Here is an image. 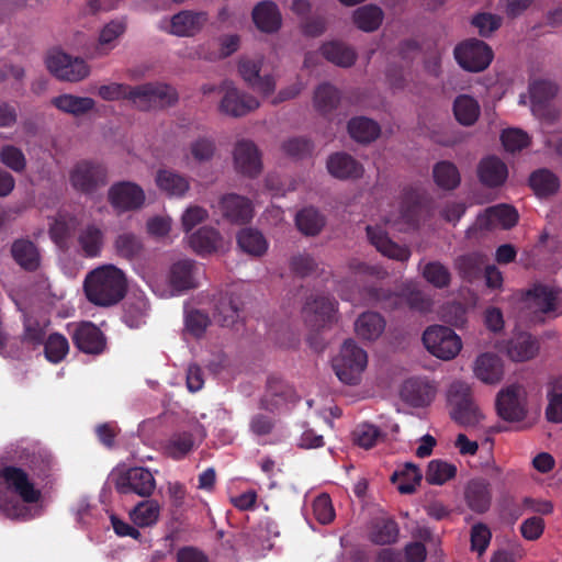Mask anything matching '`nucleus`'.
Here are the masks:
<instances>
[{"mask_svg":"<svg viewBox=\"0 0 562 562\" xmlns=\"http://www.w3.org/2000/svg\"><path fill=\"white\" fill-rule=\"evenodd\" d=\"M403 306L420 314L429 313L432 310L434 301L429 294L416 286H405L401 291Z\"/></svg>","mask_w":562,"mask_h":562,"instance_id":"51","label":"nucleus"},{"mask_svg":"<svg viewBox=\"0 0 562 562\" xmlns=\"http://www.w3.org/2000/svg\"><path fill=\"white\" fill-rule=\"evenodd\" d=\"M476 175L482 186L488 189H496L506 182L508 168L501 158L490 155L479 161Z\"/></svg>","mask_w":562,"mask_h":562,"instance_id":"21","label":"nucleus"},{"mask_svg":"<svg viewBox=\"0 0 562 562\" xmlns=\"http://www.w3.org/2000/svg\"><path fill=\"white\" fill-rule=\"evenodd\" d=\"M432 176L436 184L447 191L457 189L461 182V176L457 166L446 160L435 165Z\"/></svg>","mask_w":562,"mask_h":562,"instance_id":"50","label":"nucleus"},{"mask_svg":"<svg viewBox=\"0 0 562 562\" xmlns=\"http://www.w3.org/2000/svg\"><path fill=\"white\" fill-rule=\"evenodd\" d=\"M338 303L329 296L318 295L306 301L305 322L315 329H322L336 321Z\"/></svg>","mask_w":562,"mask_h":562,"instance_id":"14","label":"nucleus"},{"mask_svg":"<svg viewBox=\"0 0 562 562\" xmlns=\"http://www.w3.org/2000/svg\"><path fill=\"white\" fill-rule=\"evenodd\" d=\"M82 289L91 304L112 307L125 299L128 292V280L122 269L106 263L87 273Z\"/></svg>","mask_w":562,"mask_h":562,"instance_id":"2","label":"nucleus"},{"mask_svg":"<svg viewBox=\"0 0 562 562\" xmlns=\"http://www.w3.org/2000/svg\"><path fill=\"white\" fill-rule=\"evenodd\" d=\"M218 206L223 218L232 224L244 225L254 216L251 201L236 193L223 195Z\"/></svg>","mask_w":562,"mask_h":562,"instance_id":"19","label":"nucleus"},{"mask_svg":"<svg viewBox=\"0 0 562 562\" xmlns=\"http://www.w3.org/2000/svg\"><path fill=\"white\" fill-rule=\"evenodd\" d=\"M384 13L382 9L375 4H366L359 7L353 12V23L363 32H373L380 27Z\"/></svg>","mask_w":562,"mask_h":562,"instance_id":"48","label":"nucleus"},{"mask_svg":"<svg viewBox=\"0 0 562 562\" xmlns=\"http://www.w3.org/2000/svg\"><path fill=\"white\" fill-rule=\"evenodd\" d=\"M480 113V104L471 95L460 94L456 98L453 102V114L460 124L464 126L473 125L477 121Z\"/></svg>","mask_w":562,"mask_h":562,"instance_id":"46","label":"nucleus"},{"mask_svg":"<svg viewBox=\"0 0 562 562\" xmlns=\"http://www.w3.org/2000/svg\"><path fill=\"white\" fill-rule=\"evenodd\" d=\"M491 539L492 532L487 525L477 522L472 526L470 533L472 551H475L479 555H482L486 551Z\"/></svg>","mask_w":562,"mask_h":562,"instance_id":"62","label":"nucleus"},{"mask_svg":"<svg viewBox=\"0 0 562 562\" xmlns=\"http://www.w3.org/2000/svg\"><path fill=\"white\" fill-rule=\"evenodd\" d=\"M256 26L265 33L277 32L281 26V14L272 1H261L252 10Z\"/></svg>","mask_w":562,"mask_h":562,"instance_id":"31","label":"nucleus"},{"mask_svg":"<svg viewBox=\"0 0 562 562\" xmlns=\"http://www.w3.org/2000/svg\"><path fill=\"white\" fill-rule=\"evenodd\" d=\"M436 394V384L426 378H409L404 381L400 390L401 400L415 408L429 406Z\"/></svg>","mask_w":562,"mask_h":562,"instance_id":"13","label":"nucleus"},{"mask_svg":"<svg viewBox=\"0 0 562 562\" xmlns=\"http://www.w3.org/2000/svg\"><path fill=\"white\" fill-rule=\"evenodd\" d=\"M117 493L126 495L135 493L142 497H149L156 487L154 475L148 469L136 467L120 472L114 480Z\"/></svg>","mask_w":562,"mask_h":562,"instance_id":"11","label":"nucleus"},{"mask_svg":"<svg viewBox=\"0 0 562 562\" xmlns=\"http://www.w3.org/2000/svg\"><path fill=\"white\" fill-rule=\"evenodd\" d=\"M206 20L205 12L181 11L171 18L170 33L177 36H193L203 27Z\"/></svg>","mask_w":562,"mask_h":562,"instance_id":"30","label":"nucleus"},{"mask_svg":"<svg viewBox=\"0 0 562 562\" xmlns=\"http://www.w3.org/2000/svg\"><path fill=\"white\" fill-rule=\"evenodd\" d=\"M347 131L352 140H378L381 126L376 121L360 115L348 121Z\"/></svg>","mask_w":562,"mask_h":562,"instance_id":"40","label":"nucleus"},{"mask_svg":"<svg viewBox=\"0 0 562 562\" xmlns=\"http://www.w3.org/2000/svg\"><path fill=\"white\" fill-rule=\"evenodd\" d=\"M520 386L510 385L498 392L496 396L497 415L506 422H521L527 417V408L519 397Z\"/></svg>","mask_w":562,"mask_h":562,"instance_id":"16","label":"nucleus"},{"mask_svg":"<svg viewBox=\"0 0 562 562\" xmlns=\"http://www.w3.org/2000/svg\"><path fill=\"white\" fill-rule=\"evenodd\" d=\"M77 241L85 257H98L104 244V234L95 224H89L79 232Z\"/></svg>","mask_w":562,"mask_h":562,"instance_id":"41","label":"nucleus"},{"mask_svg":"<svg viewBox=\"0 0 562 562\" xmlns=\"http://www.w3.org/2000/svg\"><path fill=\"white\" fill-rule=\"evenodd\" d=\"M423 278L436 289L450 286L452 274L447 266L440 261L427 262L422 271Z\"/></svg>","mask_w":562,"mask_h":562,"instance_id":"55","label":"nucleus"},{"mask_svg":"<svg viewBox=\"0 0 562 562\" xmlns=\"http://www.w3.org/2000/svg\"><path fill=\"white\" fill-rule=\"evenodd\" d=\"M441 319L450 326L463 328L468 323V308L461 302H448L441 307Z\"/></svg>","mask_w":562,"mask_h":562,"instance_id":"58","label":"nucleus"},{"mask_svg":"<svg viewBox=\"0 0 562 562\" xmlns=\"http://www.w3.org/2000/svg\"><path fill=\"white\" fill-rule=\"evenodd\" d=\"M425 348L441 360L456 358L461 348V338L448 326L431 325L423 334Z\"/></svg>","mask_w":562,"mask_h":562,"instance_id":"7","label":"nucleus"},{"mask_svg":"<svg viewBox=\"0 0 562 562\" xmlns=\"http://www.w3.org/2000/svg\"><path fill=\"white\" fill-rule=\"evenodd\" d=\"M98 94L105 101L126 100L139 111L162 110L175 105L179 99L177 90L162 82L138 86L112 82L100 86Z\"/></svg>","mask_w":562,"mask_h":562,"instance_id":"1","label":"nucleus"},{"mask_svg":"<svg viewBox=\"0 0 562 562\" xmlns=\"http://www.w3.org/2000/svg\"><path fill=\"white\" fill-rule=\"evenodd\" d=\"M474 374L486 384L501 382L504 375L502 360L493 353L480 355L474 363Z\"/></svg>","mask_w":562,"mask_h":562,"instance_id":"32","label":"nucleus"},{"mask_svg":"<svg viewBox=\"0 0 562 562\" xmlns=\"http://www.w3.org/2000/svg\"><path fill=\"white\" fill-rule=\"evenodd\" d=\"M190 248L200 256L225 252L228 243L222 234L212 226H202L188 237Z\"/></svg>","mask_w":562,"mask_h":562,"instance_id":"17","label":"nucleus"},{"mask_svg":"<svg viewBox=\"0 0 562 562\" xmlns=\"http://www.w3.org/2000/svg\"><path fill=\"white\" fill-rule=\"evenodd\" d=\"M221 90L223 91V97L218 110L225 115L232 117L246 116L260 105L257 98L239 90L232 82L224 81L221 86Z\"/></svg>","mask_w":562,"mask_h":562,"instance_id":"10","label":"nucleus"},{"mask_svg":"<svg viewBox=\"0 0 562 562\" xmlns=\"http://www.w3.org/2000/svg\"><path fill=\"white\" fill-rule=\"evenodd\" d=\"M239 302L233 295L222 297L215 307L214 319L223 327H232L239 318Z\"/></svg>","mask_w":562,"mask_h":562,"instance_id":"53","label":"nucleus"},{"mask_svg":"<svg viewBox=\"0 0 562 562\" xmlns=\"http://www.w3.org/2000/svg\"><path fill=\"white\" fill-rule=\"evenodd\" d=\"M114 248L120 257L131 260L140 255L144 246L135 234L123 233L116 237Z\"/></svg>","mask_w":562,"mask_h":562,"instance_id":"57","label":"nucleus"},{"mask_svg":"<svg viewBox=\"0 0 562 562\" xmlns=\"http://www.w3.org/2000/svg\"><path fill=\"white\" fill-rule=\"evenodd\" d=\"M390 480L393 484L401 480L397 485V491L401 494H413L416 487L420 485L423 474L416 464L406 462L401 471H395L391 475Z\"/></svg>","mask_w":562,"mask_h":562,"instance_id":"47","label":"nucleus"},{"mask_svg":"<svg viewBox=\"0 0 562 562\" xmlns=\"http://www.w3.org/2000/svg\"><path fill=\"white\" fill-rule=\"evenodd\" d=\"M487 261L488 257L486 254L482 251H470L457 256L453 260V268L463 281L471 283L481 278Z\"/></svg>","mask_w":562,"mask_h":562,"instance_id":"26","label":"nucleus"},{"mask_svg":"<svg viewBox=\"0 0 562 562\" xmlns=\"http://www.w3.org/2000/svg\"><path fill=\"white\" fill-rule=\"evenodd\" d=\"M68 340L58 333L50 334L44 344L45 356L54 363L61 361L68 353Z\"/></svg>","mask_w":562,"mask_h":562,"instance_id":"59","label":"nucleus"},{"mask_svg":"<svg viewBox=\"0 0 562 562\" xmlns=\"http://www.w3.org/2000/svg\"><path fill=\"white\" fill-rule=\"evenodd\" d=\"M558 92L557 86L548 80H537L529 87L531 110L535 114H543V111Z\"/></svg>","mask_w":562,"mask_h":562,"instance_id":"45","label":"nucleus"},{"mask_svg":"<svg viewBox=\"0 0 562 562\" xmlns=\"http://www.w3.org/2000/svg\"><path fill=\"white\" fill-rule=\"evenodd\" d=\"M528 183L535 194L541 199L557 194L560 189L559 177L547 168H541L531 172Z\"/></svg>","mask_w":562,"mask_h":562,"instance_id":"34","label":"nucleus"},{"mask_svg":"<svg viewBox=\"0 0 562 562\" xmlns=\"http://www.w3.org/2000/svg\"><path fill=\"white\" fill-rule=\"evenodd\" d=\"M501 350L513 361L524 362L532 359L538 353L539 346L531 335L519 333L507 340Z\"/></svg>","mask_w":562,"mask_h":562,"instance_id":"27","label":"nucleus"},{"mask_svg":"<svg viewBox=\"0 0 562 562\" xmlns=\"http://www.w3.org/2000/svg\"><path fill=\"white\" fill-rule=\"evenodd\" d=\"M485 220V227L499 224L504 229H510L517 225L519 214L517 210L509 204H498L490 206L485 210V214L480 216L479 220Z\"/></svg>","mask_w":562,"mask_h":562,"instance_id":"38","label":"nucleus"},{"mask_svg":"<svg viewBox=\"0 0 562 562\" xmlns=\"http://www.w3.org/2000/svg\"><path fill=\"white\" fill-rule=\"evenodd\" d=\"M322 55L330 63L340 67H350L356 63L355 49L341 42H328L321 47Z\"/></svg>","mask_w":562,"mask_h":562,"instance_id":"44","label":"nucleus"},{"mask_svg":"<svg viewBox=\"0 0 562 562\" xmlns=\"http://www.w3.org/2000/svg\"><path fill=\"white\" fill-rule=\"evenodd\" d=\"M210 324L209 315L199 310H192L186 315V330L194 338H201Z\"/></svg>","mask_w":562,"mask_h":562,"instance_id":"61","label":"nucleus"},{"mask_svg":"<svg viewBox=\"0 0 562 562\" xmlns=\"http://www.w3.org/2000/svg\"><path fill=\"white\" fill-rule=\"evenodd\" d=\"M367 363V352L352 339H347L342 344L338 356L333 359V369L341 382L355 385L359 383Z\"/></svg>","mask_w":562,"mask_h":562,"instance_id":"4","label":"nucleus"},{"mask_svg":"<svg viewBox=\"0 0 562 562\" xmlns=\"http://www.w3.org/2000/svg\"><path fill=\"white\" fill-rule=\"evenodd\" d=\"M0 161L14 172H23L26 168L24 154L13 145H5L1 148Z\"/></svg>","mask_w":562,"mask_h":562,"instance_id":"60","label":"nucleus"},{"mask_svg":"<svg viewBox=\"0 0 562 562\" xmlns=\"http://www.w3.org/2000/svg\"><path fill=\"white\" fill-rule=\"evenodd\" d=\"M385 328V319L378 312H363L355 323L358 337L363 340L378 339Z\"/></svg>","mask_w":562,"mask_h":562,"instance_id":"37","label":"nucleus"},{"mask_svg":"<svg viewBox=\"0 0 562 562\" xmlns=\"http://www.w3.org/2000/svg\"><path fill=\"white\" fill-rule=\"evenodd\" d=\"M233 157L238 173L254 179L262 172L261 153L255 143H236Z\"/></svg>","mask_w":562,"mask_h":562,"instance_id":"18","label":"nucleus"},{"mask_svg":"<svg viewBox=\"0 0 562 562\" xmlns=\"http://www.w3.org/2000/svg\"><path fill=\"white\" fill-rule=\"evenodd\" d=\"M79 225L77 216L70 214H58L49 225L48 235L60 249L68 247V240Z\"/></svg>","mask_w":562,"mask_h":562,"instance_id":"35","label":"nucleus"},{"mask_svg":"<svg viewBox=\"0 0 562 562\" xmlns=\"http://www.w3.org/2000/svg\"><path fill=\"white\" fill-rule=\"evenodd\" d=\"M464 499L471 510L477 514L487 512L492 504L488 481L482 477L470 480L464 488Z\"/></svg>","mask_w":562,"mask_h":562,"instance_id":"25","label":"nucleus"},{"mask_svg":"<svg viewBox=\"0 0 562 562\" xmlns=\"http://www.w3.org/2000/svg\"><path fill=\"white\" fill-rule=\"evenodd\" d=\"M559 291L554 288L536 284L527 292V300L537 311L548 314L557 310Z\"/></svg>","mask_w":562,"mask_h":562,"instance_id":"39","label":"nucleus"},{"mask_svg":"<svg viewBox=\"0 0 562 562\" xmlns=\"http://www.w3.org/2000/svg\"><path fill=\"white\" fill-rule=\"evenodd\" d=\"M472 25L477 29L479 34L483 37L490 36L498 30L502 20L498 15L492 13H479L473 16Z\"/></svg>","mask_w":562,"mask_h":562,"instance_id":"64","label":"nucleus"},{"mask_svg":"<svg viewBox=\"0 0 562 562\" xmlns=\"http://www.w3.org/2000/svg\"><path fill=\"white\" fill-rule=\"evenodd\" d=\"M447 402L450 406V418L463 427H475L483 418L475 405L471 389L468 384L456 381L447 392Z\"/></svg>","mask_w":562,"mask_h":562,"instance_id":"3","label":"nucleus"},{"mask_svg":"<svg viewBox=\"0 0 562 562\" xmlns=\"http://www.w3.org/2000/svg\"><path fill=\"white\" fill-rule=\"evenodd\" d=\"M340 99V92L335 86L323 82L314 91L313 103L316 111L325 115L337 109Z\"/></svg>","mask_w":562,"mask_h":562,"instance_id":"43","label":"nucleus"},{"mask_svg":"<svg viewBox=\"0 0 562 562\" xmlns=\"http://www.w3.org/2000/svg\"><path fill=\"white\" fill-rule=\"evenodd\" d=\"M15 263L27 272L37 271L42 263V255L38 247L27 238L15 239L10 248Z\"/></svg>","mask_w":562,"mask_h":562,"instance_id":"24","label":"nucleus"},{"mask_svg":"<svg viewBox=\"0 0 562 562\" xmlns=\"http://www.w3.org/2000/svg\"><path fill=\"white\" fill-rule=\"evenodd\" d=\"M453 55L459 66L471 72L485 70L494 58L491 46L477 38L459 43L453 49Z\"/></svg>","mask_w":562,"mask_h":562,"instance_id":"8","label":"nucleus"},{"mask_svg":"<svg viewBox=\"0 0 562 562\" xmlns=\"http://www.w3.org/2000/svg\"><path fill=\"white\" fill-rule=\"evenodd\" d=\"M397 522L392 518H382L376 520L370 533V540L379 546L392 544L398 538Z\"/></svg>","mask_w":562,"mask_h":562,"instance_id":"54","label":"nucleus"},{"mask_svg":"<svg viewBox=\"0 0 562 562\" xmlns=\"http://www.w3.org/2000/svg\"><path fill=\"white\" fill-rule=\"evenodd\" d=\"M194 270L195 261L193 259L186 258L173 262L168 272L170 286L178 292L196 288Z\"/></svg>","mask_w":562,"mask_h":562,"instance_id":"28","label":"nucleus"},{"mask_svg":"<svg viewBox=\"0 0 562 562\" xmlns=\"http://www.w3.org/2000/svg\"><path fill=\"white\" fill-rule=\"evenodd\" d=\"M50 103L59 111L74 116L85 115L95 106V102L92 98L78 97L69 93L54 97Z\"/></svg>","mask_w":562,"mask_h":562,"instance_id":"36","label":"nucleus"},{"mask_svg":"<svg viewBox=\"0 0 562 562\" xmlns=\"http://www.w3.org/2000/svg\"><path fill=\"white\" fill-rule=\"evenodd\" d=\"M261 61L243 57L238 63V72L250 88L259 91L263 95L271 94L276 89L274 78L270 75L261 77Z\"/></svg>","mask_w":562,"mask_h":562,"instance_id":"22","label":"nucleus"},{"mask_svg":"<svg viewBox=\"0 0 562 562\" xmlns=\"http://www.w3.org/2000/svg\"><path fill=\"white\" fill-rule=\"evenodd\" d=\"M457 475V467L442 460H431L426 470V481L431 485H442Z\"/></svg>","mask_w":562,"mask_h":562,"instance_id":"56","label":"nucleus"},{"mask_svg":"<svg viewBox=\"0 0 562 562\" xmlns=\"http://www.w3.org/2000/svg\"><path fill=\"white\" fill-rule=\"evenodd\" d=\"M366 233L370 244L383 256L402 262L409 259L411 249L393 241L381 227L368 225Z\"/></svg>","mask_w":562,"mask_h":562,"instance_id":"20","label":"nucleus"},{"mask_svg":"<svg viewBox=\"0 0 562 562\" xmlns=\"http://www.w3.org/2000/svg\"><path fill=\"white\" fill-rule=\"evenodd\" d=\"M313 513L316 520L323 525L329 524L335 518V510L328 494L318 495L313 502Z\"/></svg>","mask_w":562,"mask_h":562,"instance_id":"63","label":"nucleus"},{"mask_svg":"<svg viewBox=\"0 0 562 562\" xmlns=\"http://www.w3.org/2000/svg\"><path fill=\"white\" fill-rule=\"evenodd\" d=\"M48 71L60 81L79 82L90 75V66L81 57L61 49H50L45 57Z\"/></svg>","mask_w":562,"mask_h":562,"instance_id":"5","label":"nucleus"},{"mask_svg":"<svg viewBox=\"0 0 562 562\" xmlns=\"http://www.w3.org/2000/svg\"><path fill=\"white\" fill-rule=\"evenodd\" d=\"M108 202L116 214L140 210L146 195L140 186L132 181H119L108 190Z\"/></svg>","mask_w":562,"mask_h":562,"instance_id":"9","label":"nucleus"},{"mask_svg":"<svg viewBox=\"0 0 562 562\" xmlns=\"http://www.w3.org/2000/svg\"><path fill=\"white\" fill-rule=\"evenodd\" d=\"M155 182L158 189L168 196H183L190 189L188 178L168 169H159Z\"/></svg>","mask_w":562,"mask_h":562,"instance_id":"33","label":"nucleus"},{"mask_svg":"<svg viewBox=\"0 0 562 562\" xmlns=\"http://www.w3.org/2000/svg\"><path fill=\"white\" fill-rule=\"evenodd\" d=\"M325 224V217L314 207H305L295 216V225L305 236H317Z\"/></svg>","mask_w":562,"mask_h":562,"instance_id":"49","label":"nucleus"},{"mask_svg":"<svg viewBox=\"0 0 562 562\" xmlns=\"http://www.w3.org/2000/svg\"><path fill=\"white\" fill-rule=\"evenodd\" d=\"M237 245L245 254L252 257H261L268 249V243L261 232L250 227L238 232Z\"/></svg>","mask_w":562,"mask_h":562,"instance_id":"42","label":"nucleus"},{"mask_svg":"<svg viewBox=\"0 0 562 562\" xmlns=\"http://www.w3.org/2000/svg\"><path fill=\"white\" fill-rule=\"evenodd\" d=\"M0 477L3 479L7 488L26 504L37 503L42 498L41 490L35 487L29 473L22 468L5 465L0 469Z\"/></svg>","mask_w":562,"mask_h":562,"instance_id":"12","label":"nucleus"},{"mask_svg":"<svg viewBox=\"0 0 562 562\" xmlns=\"http://www.w3.org/2000/svg\"><path fill=\"white\" fill-rule=\"evenodd\" d=\"M160 514V506L155 499L139 502L131 512L130 517L138 527H148L154 525Z\"/></svg>","mask_w":562,"mask_h":562,"instance_id":"52","label":"nucleus"},{"mask_svg":"<svg viewBox=\"0 0 562 562\" xmlns=\"http://www.w3.org/2000/svg\"><path fill=\"white\" fill-rule=\"evenodd\" d=\"M328 172L339 180H357L363 177L364 168L352 156L346 153H335L327 158Z\"/></svg>","mask_w":562,"mask_h":562,"instance_id":"23","label":"nucleus"},{"mask_svg":"<svg viewBox=\"0 0 562 562\" xmlns=\"http://www.w3.org/2000/svg\"><path fill=\"white\" fill-rule=\"evenodd\" d=\"M69 182L75 191L92 195L108 184V169L100 162L88 159L80 160L71 168Z\"/></svg>","mask_w":562,"mask_h":562,"instance_id":"6","label":"nucleus"},{"mask_svg":"<svg viewBox=\"0 0 562 562\" xmlns=\"http://www.w3.org/2000/svg\"><path fill=\"white\" fill-rule=\"evenodd\" d=\"M362 295L369 304L385 312H393L403 307L401 292L392 291L389 288L368 285L362 289Z\"/></svg>","mask_w":562,"mask_h":562,"instance_id":"29","label":"nucleus"},{"mask_svg":"<svg viewBox=\"0 0 562 562\" xmlns=\"http://www.w3.org/2000/svg\"><path fill=\"white\" fill-rule=\"evenodd\" d=\"M74 345L88 355H101L106 348V337L103 331L92 322H79L72 334Z\"/></svg>","mask_w":562,"mask_h":562,"instance_id":"15","label":"nucleus"}]
</instances>
